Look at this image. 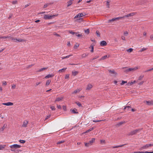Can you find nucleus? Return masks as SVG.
<instances>
[{"instance_id": "052dcab7", "label": "nucleus", "mask_w": 153, "mask_h": 153, "mask_svg": "<svg viewBox=\"0 0 153 153\" xmlns=\"http://www.w3.org/2000/svg\"><path fill=\"white\" fill-rule=\"evenodd\" d=\"M69 32L71 33V34H76V33L75 32H73L71 31H70L69 30Z\"/></svg>"}, {"instance_id": "a878e982", "label": "nucleus", "mask_w": 153, "mask_h": 153, "mask_svg": "<svg viewBox=\"0 0 153 153\" xmlns=\"http://www.w3.org/2000/svg\"><path fill=\"white\" fill-rule=\"evenodd\" d=\"M124 145H118L117 146H113L111 147V148L113 149L115 148H117L119 147H120L123 146Z\"/></svg>"}, {"instance_id": "6e6d98bb", "label": "nucleus", "mask_w": 153, "mask_h": 153, "mask_svg": "<svg viewBox=\"0 0 153 153\" xmlns=\"http://www.w3.org/2000/svg\"><path fill=\"white\" fill-rule=\"evenodd\" d=\"M85 32L88 34L89 33V30L88 29H87L86 30H85Z\"/></svg>"}, {"instance_id": "a18cd8bd", "label": "nucleus", "mask_w": 153, "mask_h": 153, "mask_svg": "<svg viewBox=\"0 0 153 153\" xmlns=\"http://www.w3.org/2000/svg\"><path fill=\"white\" fill-rule=\"evenodd\" d=\"M76 36H77L78 37H82V35L81 34H78V33H76Z\"/></svg>"}, {"instance_id": "4c0bfd02", "label": "nucleus", "mask_w": 153, "mask_h": 153, "mask_svg": "<svg viewBox=\"0 0 153 153\" xmlns=\"http://www.w3.org/2000/svg\"><path fill=\"white\" fill-rule=\"evenodd\" d=\"M88 54H87L86 53H83L82 55V58H84L88 56Z\"/></svg>"}, {"instance_id": "2f4dec72", "label": "nucleus", "mask_w": 153, "mask_h": 153, "mask_svg": "<svg viewBox=\"0 0 153 153\" xmlns=\"http://www.w3.org/2000/svg\"><path fill=\"white\" fill-rule=\"evenodd\" d=\"M47 68H41V69H39V71H38V72H40V71H43L45 70V69H47Z\"/></svg>"}, {"instance_id": "f3484780", "label": "nucleus", "mask_w": 153, "mask_h": 153, "mask_svg": "<svg viewBox=\"0 0 153 153\" xmlns=\"http://www.w3.org/2000/svg\"><path fill=\"white\" fill-rule=\"evenodd\" d=\"M108 71L111 74H114L115 75H116L117 74V73L114 70H109Z\"/></svg>"}, {"instance_id": "e433bc0d", "label": "nucleus", "mask_w": 153, "mask_h": 153, "mask_svg": "<svg viewBox=\"0 0 153 153\" xmlns=\"http://www.w3.org/2000/svg\"><path fill=\"white\" fill-rule=\"evenodd\" d=\"M51 82V80H48L46 82V85H49Z\"/></svg>"}, {"instance_id": "39448f33", "label": "nucleus", "mask_w": 153, "mask_h": 153, "mask_svg": "<svg viewBox=\"0 0 153 153\" xmlns=\"http://www.w3.org/2000/svg\"><path fill=\"white\" fill-rule=\"evenodd\" d=\"M152 146H153V144H146L145 146H143L141 148V149L142 150L143 149H146L149 148V147H151Z\"/></svg>"}, {"instance_id": "864d4df0", "label": "nucleus", "mask_w": 153, "mask_h": 153, "mask_svg": "<svg viewBox=\"0 0 153 153\" xmlns=\"http://www.w3.org/2000/svg\"><path fill=\"white\" fill-rule=\"evenodd\" d=\"M69 74H67L65 75V79H68L69 77Z\"/></svg>"}, {"instance_id": "09e8293b", "label": "nucleus", "mask_w": 153, "mask_h": 153, "mask_svg": "<svg viewBox=\"0 0 153 153\" xmlns=\"http://www.w3.org/2000/svg\"><path fill=\"white\" fill-rule=\"evenodd\" d=\"M50 108L52 110H55V107L53 106H50Z\"/></svg>"}, {"instance_id": "ea45409f", "label": "nucleus", "mask_w": 153, "mask_h": 153, "mask_svg": "<svg viewBox=\"0 0 153 153\" xmlns=\"http://www.w3.org/2000/svg\"><path fill=\"white\" fill-rule=\"evenodd\" d=\"M50 4L49 3L45 4L43 8H46Z\"/></svg>"}, {"instance_id": "b1692460", "label": "nucleus", "mask_w": 153, "mask_h": 153, "mask_svg": "<svg viewBox=\"0 0 153 153\" xmlns=\"http://www.w3.org/2000/svg\"><path fill=\"white\" fill-rule=\"evenodd\" d=\"M53 76H54V75L49 74L47 75V76H46L45 78L46 79H47L49 78L53 77Z\"/></svg>"}, {"instance_id": "c85d7f7f", "label": "nucleus", "mask_w": 153, "mask_h": 153, "mask_svg": "<svg viewBox=\"0 0 153 153\" xmlns=\"http://www.w3.org/2000/svg\"><path fill=\"white\" fill-rule=\"evenodd\" d=\"M6 146V145H0V150H2L3 149H4Z\"/></svg>"}, {"instance_id": "6e6552de", "label": "nucleus", "mask_w": 153, "mask_h": 153, "mask_svg": "<svg viewBox=\"0 0 153 153\" xmlns=\"http://www.w3.org/2000/svg\"><path fill=\"white\" fill-rule=\"evenodd\" d=\"M85 15H84L83 13H78V14H77L76 16L74 18V19H76L78 18H80L81 17Z\"/></svg>"}, {"instance_id": "13d9d810", "label": "nucleus", "mask_w": 153, "mask_h": 153, "mask_svg": "<svg viewBox=\"0 0 153 153\" xmlns=\"http://www.w3.org/2000/svg\"><path fill=\"white\" fill-rule=\"evenodd\" d=\"M10 37L8 36H1V39H6L7 38H8Z\"/></svg>"}, {"instance_id": "1a4fd4ad", "label": "nucleus", "mask_w": 153, "mask_h": 153, "mask_svg": "<svg viewBox=\"0 0 153 153\" xmlns=\"http://www.w3.org/2000/svg\"><path fill=\"white\" fill-rule=\"evenodd\" d=\"M139 68L137 66H136L134 68H129V70L130 72L131 71L133 72L135 71H137Z\"/></svg>"}, {"instance_id": "a19ab883", "label": "nucleus", "mask_w": 153, "mask_h": 153, "mask_svg": "<svg viewBox=\"0 0 153 153\" xmlns=\"http://www.w3.org/2000/svg\"><path fill=\"white\" fill-rule=\"evenodd\" d=\"M18 3V1L17 0L13 1H12V3L13 4H17Z\"/></svg>"}, {"instance_id": "bf43d9fd", "label": "nucleus", "mask_w": 153, "mask_h": 153, "mask_svg": "<svg viewBox=\"0 0 153 153\" xmlns=\"http://www.w3.org/2000/svg\"><path fill=\"white\" fill-rule=\"evenodd\" d=\"M96 33L97 36L98 37H99L100 36V34L99 32L98 31H97L96 32Z\"/></svg>"}, {"instance_id": "8fccbe9b", "label": "nucleus", "mask_w": 153, "mask_h": 153, "mask_svg": "<svg viewBox=\"0 0 153 153\" xmlns=\"http://www.w3.org/2000/svg\"><path fill=\"white\" fill-rule=\"evenodd\" d=\"M19 141L21 143H24L25 142V140H20Z\"/></svg>"}, {"instance_id": "72a5a7b5", "label": "nucleus", "mask_w": 153, "mask_h": 153, "mask_svg": "<svg viewBox=\"0 0 153 153\" xmlns=\"http://www.w3.org/2000/svg\"><path fill=\"white\" fill-rule=\"evenodd\" d=\"M67 69V68H63L61 69H60L59 71V72H63L65 71V70Z\"/></svg>"}, {"instance_id": "79ce46f5", "label": "nucleus", "mask_w": 153, "mask_h": 153, "mask_svg": "<svg viewBox=\"0 0 153 153\" xmlns=\"http://www.w3.org/2000/svg\"><path fill=\"white\" fill-rule=\"evenodd\" d=\"M127 83V82L126 81H124L123 80H122V82L121 83V85H123L124 84L126 83Z\"/></svg>"}, {"instance_id": "aec40b11", "label": "nucleus", "mask_w": 153, "mask_h": 153, "mask_svg": "<svg viewBox=\"0 0 153 153\" xmlns=\"http://www.w3.org/2000/svg\"><path fill=\"white\" fill-rule=\"evenodd\" d=\"M121 19V18H120V17H117V18H113V19H111V20H109L108 21V22H110L111 21H115V20H117L119 19Z\"/></svg>"}, {"instance_id": "412c9836", "label": "nucleus", "mask_w": 153, "mask_h": 153, "mask_svg": "<svg viewBox=\"0 0 153 153\" xmlns=\"http://www.w3.org/2000/svg\"><path fill=\"white\" fill-rule=\"evenodd\" d=\"M78 71H74L72 72V74L73 76H75L78 74Z\"/></svg>"}, {"instance_id": "a211bd4d", "label": "nucleus", "mask_w": 153, "mask_h": 153, "mask_svg": "<svg viewBox=\"0 0 153 153\" xmlns=\"http://www.w3.org/2000/svg\"><path fill=\"white\" fill-rule=\"evenodd\" d=\"M109 57V56H108L107 55H105L102 57H101V58H100V59H99V61H101L102 60H105V59H106L107 58H108Z\"/></svg>"}, {"instance_id": "423d86ee", "label": "nucleus", "mask_w": 153, "mask_h": 153, "mask_svg": "<svg viewBox=\"0 0 153 153\" xmlns=\"http://www.w3.org/2000/svg\"><path fill=\"white\" fill-rule=\"evenodd\" d=\"M144 102L146 103L148 105H153V101H145Z\"/></svg>"}, {"instance_id": "20e7f679", "label": "nucleus", "mask_w": 153, "mask_h": 153, "mask_svg": "<svg viewBox=\"0 0 153 153\" xmlns=\"http://www.w3.org/2000/svg\"><path fill=\"white\" fill-rule=\"evenodd\" d=\"M140 131V129H137L133 130L130 132L128 134L129 135H133L136 134L137 132H139Z\"/></svg>"}, {"instance_id": "ddd939ff", "label": "nucleus", "mask_w": 153, "mask_h": 153, "mask_svg": "<svg viewBox=\"0 0 153 153\" xmlns=\"http://www.w3.org/2000/svg\"><path fill=\"white\" fill-rule=\"evenodd\" d=\"M63 99V97H59L56 98L55 102H59L60 101H62V100Z\"/></svg>"}, {"instance_id": "5fc2aeb1", "label": "nucleus", "mask_w": 153, "mask_h": 153, "mask_svg": "<svg viewBox=\"0 0 153 153\" xmlns=\"http://www.w3.org/2000/svg\"><path fill=\"white\" fill-rule=\"evenodd\" d=\"M99 57V56H95L94 57L93 59H92V60H93L94 59H97Z\"/></svg>"}, {"instance_id": "c03bdc74", "label": "nucleus", "mask_w": 153, "mask_h": 153, "mask_svg": "<svg viewBox=\"0 0 153 153\" xmlns=\"http://www.w3.org/2000/svg\"><path fill=\"white\" fill-rule=\"evenodd\" d=\"M139 153H153V151L152 152H140Z\"/></svg>"}, {"instance_id": "58836bf2", "label": "nucleus", "mask_w": 153, "mask_h": 153, "mask_svg": "<svg viewBox=\"0 0 153 153\" xmlns=\"http://www.w3.org/2000/svg\"><path fill=\"white\" fill-rule=\"evenodd\" d=\"M133 49L132 48H130L127 50V51L129 53H131L133 51Z\"/></svg>"}, {"instance_id": "49530a36", "label": "nucleus", "mask_w": 153, "mask_h": 153, "mask_svg": "<svg viewBox=\"0 0 153 153\" xmlns=\"http://www.w3.org/2000/svg\"><path fill=\"white\" fill-rule=\"evenodd\" d=\"M109 2H110L109 1H107V4H106L107 7L108 8H109Z\"/></svg>"}, {"instance_id": "4be33fe9", "label": "nucleus", "mask_w": 153, "mask_h": 153, "mask_svg": "<svg viewBox=\"0 0 153 153\" xmlns=\"http://www.w3.org/2000/svg\"><path fill=\"white\" fill-rule=\"evenodd\" d=\"M131 108L130 106H126L124 108L125 110H126L127 111H128Z\"/></svg>"}, {"instance_id": "5701e85b", "label": "nucleus", "mask_w": 153, "mask_h": 153, "mask_svg": "<svg viewBox=\"0 0 153 153\" xmlns=\"http://www.w3.org/2000/svg\"><path fill=\"white\" fill-rule=\"evenodd\" d=\"M74 1V0H70L69 1H68V5L67 7H68L71 5L72 4V1Z\"/></svg>"}, {"instance_id": "6ab92c4d", "label": "nucleus", "mask_w": 153, "mask_h": 153, "mask_svg": "<svg viewBox=\"0 0 153 153\" xmlns=\"http://www.w3.org/2000/svg\"><path fill=\"white\" fill-rule=\"evenodd\" d=\"M136 82V81L135 80H134L132 82L131 81V82H129L127 84V85L128 86H130V85H132V84H134Z\"/></svg>"}, {"instance_id": "473e14b6", "label": "nucleus", "mask_w": 153, "mask_h": 153, "mask_svg": "<svg viewBox=\"0 0 153 153\" xmlns=\"http://www.w3.org/2000/svg\"><path fill=\"white\" fill-rule=\"evenodd\" d=\"M124 72L126 73H128L130 72V70H129V68H127V69H126L125 70H124Z\"/></svg>"}, {"instance_id": "9b49d317", "label": "nucleus", "mask_w": 153, "mask_h": 153, "mask_svg": "<svg viewBox=\"0 0 153 153\" xmlns=\"http://www.w3.org/2000/svg\"><path fill=\"white\" fill-rule=\"evenodd\" d=\"M3 105H6L7 106H11L13 105V103L11 102H8L7 103H2Z\"/></svg>"}, {"instance_id": "603ef678", "label": "nucleus", "mask_w": 153, "mask_h": 153, "mask_svg": "<svg viewBox=\"0 0 153 153\" xmlns=\"http://www.w3.org/2000/svg\"><path fill=\"white\" fill-rule=\"evenodd\" d=\"M128 34V32L126 31L124 32V36H127Z\"/></svg>"}, {"instance_id": "0e129e2a", "label": "nucleus", "mask_w": 153, "mask_h": 153, "mask_svg": "<svg viewBox=\"0 0 153 153\" xmlns=\"http://www.w3.org/2000/svg\"><path fill=\"white\" fill-rule=\"evenodd\" d=\"M121 39L123 40H126L125 37L123 36H122L121 37Z\"/></svg>"}, {"instance_id": "338daca9", "label": "nucleus", "mask_w": 153, "mask_h": 153, "mask_svg": "<svg viewBox=\"0 0 153 153\" xmlns=\"http://www.w3.org/2000/svg\"><path fill=\"white\" fill-rule=\"evenodd\" d=\"M72 56V55H69L66 56L65 57V58H68Z\"/></svg>"}, {"instance_id": "dca6fc26", "label": "nucleus", "mask_w": 153, "mask_h": 153, "mask_svg": "<svg viewBox=\"0 0 153 153\" xmlns=\"http://www.w3.org/2000/svg\"><path fill=\"white\" fill-rule=\"evenodd\" d=\"M94 128H95V127H94L91 128H89V129H88V130H87V131H85V132H83V133H82V134H85V133L88 132H90V131L93 130Z\"/></svg>"}, {"instance_id": "2eb2a0df", "label": "nucleus", "mask_w": 153, "mask_h": 153, "mask_svg": "<svg viewBox=\"0 0 153 153\" xmlns=\"http://www.w3.org/2000/svg\"><path fill=\"white\" fill-rule=\"evenodd\" d=\"M100 45L102 46H105L107 45V43L105 41H102L100 42Z\"/></svg>"}, {"instance_id": "7c9ffc66", "label": "nucleus", "mask_w": 153, "mask_h": 153, "mask_svg": "<svg viewBox=\"0 0 153 153\" xmlns=\"http://www.w3.org/2000/svg\"><path fill=\"white\" fill-rule=\"evenodd\" d=\"M79 44H78V43H76L75 44L74 48L75 49H76L77 48H78L79 47Z\"/></svg>"}, {"instance_id": "f704fd0d", "label": "nucleus", "mask_w": 153, "mask_h": 153, "mask_svg": "<svg viewBox=\"0 0 153 153\" xmlns=\"http://www.w3.org/2000/svg\"><path fill=\"white\" fill-rule=\"evenodd\" d=\"M144 76L143 75H141L138 78V80H141L143 77Z\"/></svg>"}, {"instance_id": "c756f323", "label": "nucleus", "mask_w": 153, "mask_h": 153, "mask_svg": "<svg viewBox=\"0 0 153 153\" xmlns=\"http://www.w3.org/2000/svg\"><path fill=\"white\" fill-rule=\"evenodd\" d=\"M25 40L23 39H17V42H25Z\"/></svg>"}, {"instance_id": "de8ad7c7", "label": "nucleus", "mask_w": 153, "mask_h": 153, "mask_svg": "<svg viewBox=\"0 0 153 153\" xmlns=\"http://www.w3.org/2000/svg\"><path fill=\"white\" fill-rule=\"evenodd\" d=\"M76 103L79 107H80V106H82V105H81V104L79 102H76Z\"/></svg>"}, {"instance_id": "4d7b16f0", "label": "nucleus", "mask_w": 153, "mask_h": 153, "mask_svg": "<svg viewBox=\"0 0 153 153\" xmlns=\"http://www.w3.org/2000/svg\"><path fill=\"white\" fill-rule=\"evenodd\" d=\"M64 142H65L64 141L62 140V141H59V142H57V144H61V143H64Z\"/></svg>"}, {"instance_id": "c9c22d12", "label": "nucleus", "mask_w": 153, "mask_h": 153, "mask_svg": "<svg viewBox=\"0 0 153 153\" xmlns=\"http://www.w3.org/2000/svg\"><path fill=\"white\" fill-rule=\"evenodd\" d=\"M85 146H86V147H88L90 146H91V145H90L89 143H85Z\"/></svg>"}, {"instance_id": "bb28decb", "label": "nucleus", "mask_w": 153, "mask_h": 153, "mask_svg": "<svg viewBox=\"0 0 153 153\" xmlns=\"http://www.w3.org/2000/svg\"><path fill=\"white\" fill-rule=\"evenodd\" d=\"M76 109H71V112L74 113V114H77L78 113V112L76 111Z\"/></svg>"}, {"instance_id": "69168bd1", "label": "nucleus", "mask_w": 153, "mask_h": 153, "mask_svg": "<svg viewBox=\"0 0 153 153\" xmlns=\"http://www.w3.org/2000/svg\"><path fill=\"white\" fill-rule=\"evenodd\" d=\"M51 115H49V116H47L45 119V120H46L48 119V118H50L51 117Z\"/></svg>"}, {"instance_id": "37998d69", "label": "nucleus", "mask_w": 153, "mask_h": 153, "mask_svg": "<svg viewBox=\"0 0 153 153\" xmlns=\"http://www.w3.org/2000/svg\"><path fill=\"white\" fill-rule=\"evenodd\" d=\"M2 85H6L7 84V82L5 81H2Z\"/></svg>"}, {"instance_id": "9d476101", "label": "nucleus", "mask_w": 153, "mask_h": 153, "mask_svg": "<svg viewBox=\"0 0 153 153\" xmlns=\"http://www.w3.org/2000/svg\"><path fill=\"white\" fill-rule=\"evenodd\" d=\"M93 85L90 84H88L86 88V90H90L93 87Z\"/></svg>"}, {"instance_id": "774afa93", "label": "nucleus", "mask_w": 153, "mask_h": 153, "mask_svg": "<svg viewBox=\"0 0 153 153\" xmlns=\"http://www.w3.org/2000/svg\"><path fill=\"white\" fill-rule=\"evenodd\" d=\"M150 39L151 40H153V35H151Z\"/></svg>"}, {"instance_id": "4468645a", "label": "nucleus", "mask_w": 153, "mask_h": 153, "mask_svg": "<svg viewBox=\"0 0 153 153\" xmlns=\"http://www.w3.org/2000/svg\"><path fill=\"white\" fill-rule=\"evenodd\" d=\"M81 88H79V89H76L74 91H73L72 93V94H76L78 93L81 90Z\"/></svg>"}, {"instance_id": "0eeeda50", "label": "nucleus", "mask_w": 153, "mask_h": 153, "mask_svg": "<svg viewBox=\"0 0 153 153\" xmlns=\"http://www.w3.org/2000/svg\"><path fill=\"white\" fill-rule=\"evenodd\" d=\"M28 124V121L27 120H25L23 122L22 126L23 127L26 128Z\"/></svg>"}, {"instance_id": "cd10ccee", "label": "nucleus", "mask_w": 153, "mask_h": 153, "mask_svg": "<svg viewBox=\"0 0 153 153\" xmlns=\"http://www.w3.org/2000/svg\"><path fill=\"white\" fill-rule=\"evenodd\" d=\"M94 45L93 44H92L91 45L90 47H89V48H92V50H91V52L92 53L94 52Z\"/></svg>"}, {"instance_id": "f03ea898", "label": "nucleus", "mask_w": 153, "mask_h": 153, "mask_svg": "<svg viewBox=\"0 0 153 153\" xmlns=\"http://www.w3.org/2000/svg\"><path fill=\"white\" fill-rule=\"evenodd\" d=\"M10 147L11 149H10L11 151L13 152L15 151L14 149L19 148L21 147V146L18 144H15L10 146Z\"/></svg>"}, {"instance_id": "393cba45", "label": "nucleus", "mask_w": 153, "mask_h": 153, "mask_svg": "<svg viewBox=\"0 0 153 153\" xmlns=\"http://www.w3.org/2000/svg\"><path fill=\"white\" fill-rule=\"evenodd\" d=\"M11 39L13 40V42H17V39L16 38H14L12 37H10Z\"/></svg>"}, {"instance_id": "e2e57ef3", "label": "nucleus", "mask_w": 153, "mask_h": 153, "mask_svg": "<svg viewBox=\"0 0 153 153\" xmlns=\"http://www.w3.org/2000/svg\"><path fill=\"white\" fill-rule=\"evenodd\" d=\"M62 108H63V109L64 111H66V107L65 106H62Z\"/></svg>"}, {"instance_id": "f8f14e48", "label": "nucleus", "mask_w": 153, "mask_h": 153, "mask_svg": "<svg viewBox=\"0 0 153 153\" xmlns=\"http://www.w3.org/2000/svg\"><path fill=\"white\" fill-rule=\"evenodd\" d=\"M95 138H92L91 139V140L89 141V143L90 145L91 146L92 145V143L94 142L95 141Z\"/></svg>"}, {"instance_id": "f257e3e1", "label": "nucleus", "mask_w": 153, "mask_h": 153, "mask_svg": "<svg viewBox=\"0 0 153 153\" xmlns=\"http://www.w3.org/2000/svg\"><path fill=\"white\" fill-rule=\"evenodd\" d=\"M57 16V15H50L48 14L45 15L44 16L43 18L45 20L51 19Z\"/></svg>"}, {"instance_id": "7ed1b4c3", "label": "nucleus", "mask_w": 153, "mask_h": 153, "mask_svg": "<svg viewBox=\"0 0 153 153\" xmlns=\"http://www.w3.org/2000/svg\"><path fill=\"white\" fill-rule=\"evenodd\" d=\"M136 14V13L132 12V13H130L128 14L125 16H123L122 17H120V18H121V19H124L126 17H130L131 16H134V15H135Z\"/></svg>"}, {"instance_id": "3c124183", "label": "nucleus", "mask_w": 153, "mask_h": 153, "mask_svg": "<svg viewBox=\"0 0 153 153\" xmlns=\"http://www.w3.org/2000/svg\"><path fill=\"white\" fill-rule=\"evenodd\" d=\"M146 49H147L146 48H143L140 51V52H142L146 50Z\"/></svg>"}, {"instance_id": "680f3d73", "label": "nucleus", "mask_w": 153, "mask_h": 153, "mask_svg": "<svg viewBox=\"0 0 153 153\" xmlns=\"http://www.w3.org/2000/svg\"><path fill=\"white\" fill-rule=\"evenodd\" d=\"M16 87V85L13 84L12 86V88L13 89H14Z\"/></svg>"}]
</instances>
